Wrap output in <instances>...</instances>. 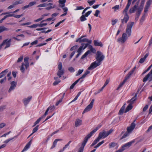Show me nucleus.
<instances>
[{
  "label": "nucleus",
  "instance_id": "nucleus-1",
  "mask_svg": "<svg viewBox=\"0 0 152 152\" xmlns=\"http://www.w3.org/2000/svg\"><path fill=\"white\" fill-rule=\"evenodd\" d=\"M134 24V23L133 22H129L127 23L126 32L122 34L121 37L117 39L118 42L123 44L126 41L128 37H130L131 35L132 28Z\"/></svg>",
  "mask_w": 152,
  "mask_h": 152
},
{
  "label": "nucleus",
  "instance_id": "nucleus-2",
  "mask_svg": "<svg viewBox=\"0 0 152 152\" xmlns=\"http://www.w3.org/2000/svg\"><path fill=\"white\" fill-rule=\"evenodd\" d=\"M95 58L96 60L91 64L90 66L88 68V70L92 69L100 65L102 61L104 58V56L101 52L98 51L96 54Z\"/></svg>",
  "mask_w": 152,
  "mask_h": 152
},
{
  "label": "nucleus",
  "instance_id": "nucleus-3",
  "mask_svg": "<svg viewBox=\"0 0 152 152\" xmlns=\"http://www.w3.org/2000/svg\"><path fill=\"white\" fill-rule=\"evenodd\" d=\"M101 126V125H99L96 127L94 130L90 132V133L87 135L84 138V140L82 144V146L80 148L78 152H83L84 148L88 140L92 136L93 134L96 132Z\"/></svg>",
  "mask_w": 152,
  "mask_h": 152
},
{
  "label": "nucleus",
  "instance_id": "nucleus-4",
  "mask_svg": "<svg viewBox=\"0 0 152 152\" xmlns=\"http://www.w3.org/2000/svg\"><path fill=\"white\" fill-rule=\"evenodd\" d=\"M113 131V129H111L109 131L106 132L105 130H103L99 134V136L101 139L102 138H105L110 135Z\"/></svg>",
  "mask_w": 152,
  "mask_h": 152
},
{
  "label": "nucleus",
  "instance_id": "nucleus-5",
  "mask_svg": "<svg viewBox=\"0 0 152 152\" xmlns=\"http://www.w3.org/2000/svg\"><path fill=\"white\" fill-rule=\"evenodd\" d=\"M58 71L57 72V75L59 78L61 77L62 75H63L64 73V70L62 68V64L61 62L59 63L58 65Z\"/></svg>",
  "mask_w": 152,
  "mask_h": 152
},
{
  "label": "nucleus",
  "instance_id": "nucleus-6",
  "mask_svg": "<svg viewBox=\"0 0 152 152\" xmlns=\"http://www.w3.org/2000/svg\"><path fill=\"white\" fill-rule=\"evenodd\" d=\"M94 99H93L91 102H90L89 104L88 105L85 109L84 111L83 112V114L84 113H85L90 111L93 107L94 103Z\"/></svg>",
  "mask_w": 152,
  "mask_h": 152
},
{
  "label": "nucleus",
  "instance_id": "nucleus-7",
  "mask_svg": "<svg viewBox=\"0 0 152 152\" xmlns=\"http://www.w3.org/2000/svg\"><path fill=\"white\" fill-rule=\"evenodd\" d=\"M148 79L149 82L152 80V69L150 72L143 79V81L145 82Z\"/></svg>",
  "mask_w": 152,
  "mask_h": 152
},
{
  "label": "nucleus",
  "instance_id": "nucleus-8",
  "mask_svg": "<svg viewBox=\"0 0 152 152\" xmlns=\"http://www.w3.org/2000/svg\"><path fill=\"white\" fill-rule=\"evenodd\" d=\"M11 41V39L8 40V39H5L3 41L2 43H4V45H6V46L4 48V49H6L10 47Z\"/></svg>",
  "mask_w": 152,
  "mask_h": 152
},
{
  "label": "nucleus",
  "instance_id": "nucleus-9",
  "mask_svg": "<svg viewBox=\"0 0 152 152\" xmlns=\"http://www.w3.org/2000/svg\"><path fill=\"white\" fill-rule=\"evenodd\" d=\"M135 126L136 124L134 123H132L130 126L127 128V131L129 133H131L135 128Z\"/></svg>",
  "mask_w": 152,
  "mask_h": 152
},
{
  "label": "nucleus",
  "instance_id": "nucleus-10",
  "mask_svg": "<svg viewBox=\"0 0 152 152\" xmlns=\"http://www.w3.org/2000/svg\"><path fill=\"white\" fill-rule=\"evenodd\" d=\"M129 19V17L128 14H124V18L121 20V24L120 25L121 26L124 23H126L128 21Z\"/></svg>",
  "mask_w": 152,
  "mask_h": 152
},
{
  "label": "nucleus",
  "instance_id": "nucleus-11",
  "mask_svg": "<svg viewBox=\"0 0 152 152\" xmlns=\"http://www.w3.org/2000/svg\"><path fill=\"white\" fill-rule=\"evenodd\" d=\"M88 45V44H85L84 43H82L81 44V46L79 48L78 50L77 51V52L78 53H80L82 52V49L84 50L85 49Z\"/></svg>",
  "mask_w": 152,
  "mask_h": 152
},
{
  "label": "nucleus",
  "instance_id": "nucleus-12",
  "mask_svg": "<svg viewBox=\"0 0 152 152\" xmlns=\"http://www.w3.org/2000/svg\"><path fill=\"white\" fill-rule=\"evenodd\" d=\"M11 86L8 90V92H10L12 90L14 89L16 86L17 83L15 81H13L10 83Z\"/></svg>",
  "mask_w": 152,
  "mask_h": 152
},
{
  "label": "nucleus",
  "instance_id": "nucleus-13",
  "mask_svg": "<svg viewBox=\"0 0 152 152\" xmlns=\"http://www.w3.org/2000/svg\"><path fill=\"white\" fill-rule=\"evenodd\" d=\"M152 3L147 1L146 3V4L144 8V12L145 13L148 11V9L150 7V5Z\"/></svg>",
  "mask_w": 152,
  "mask_h": 152
},
{
  "label": "nucleus",
  "instance_id": "nucleus-14",
  "mask_svg": "<svg viewBox=\"0 0 152 152\" xmlns=\"http://www.w3.org/2000/svg\"><path fill=\"white\" fill-rule=\"evenodd\" d=\"M137 94H138V93H137L135 94L134 96V97H133V98H132L130 99V100H128L127 102V103H130L131 104H133L134 103V102L136 100V99H137Z\"/></svg>",
  "mask_w": 152,
  "mask_h": 152
},
{
  "label": "nucleus",
  "instance_id": "nucleus-15",
  "mask_svg": "<svg viewBox=\"0 0 152 152\" xmlns=\"http://www.w3.org/2000/svg\"><path fill=\"white\" fill-rule=\"evenodd\" d=\"M32 98L31 96H29L27 98H25L23 99V103L25 105H26L30 101Z\"/></svg>",
  "mask_w": 152,
  "mask_h": 152
},
{
  "label": "nucleus",
  "instance_id": "nucleus-16",
  "mask_svg": "<svg viewBox=\"0 0 152 152\" xmlns=\"http://www.w3.org/2000/svg\"><path fill=\"white\" fill-rule=\"evenodd\" d=\"M29 58L28 57H25L24 58V62L25 65V68L27 69L29 66V64L28 62Z\"/></svg>",
  "mask_w": 152,
  "mask_h": 152
},
{
  "label": "nucleus",
  "instance_id": "nucleus-17",
  "mask_svg": "<svg viewBox=\"0 0 152 152\" xmlns=\"http://www.w3.org/2000/svg\"><path fill=\"white\" fill-rule=\"evenodd\" d=\"M135 142V140H132L131 142H130L128 143H127L122 146V148H125V147H129L132 144L134 143Z\"/></svg>",
  "mask_w": 152,
  "mask_h": 152
},
{
  "label": "nucleus",
  "instance_id": "nucleus-18",
  "mask_svg": "<svg viewBox=\"0 0 152 152\" xmlns=\"http://www.w3.org/2000/svg\"><path fill=\"white\" fill-rule=\"evenodd\" d=\"M126 104L125 103L124 104L123 106L121 107L119 112L118 113L119 115H121L123 114L124 111V109L125 108Z\"/></svg>",
  "mask_w": 152,
  "mask_h": 152
},
{
  "label": "nucleus",
  "instance_id": "nucleus-19",
  "mask_svg": "<svg viewBox=\"0 0 152 152\" xmlns=\"http://www.w3.org/2000/svg\"><path fill=\"white\" fill-rule=\"evenodd\" d=\"M9 29L3 26H0V33L4 31H9Z\"/></svg>",
  "mask_w": 152,
  "mask_h": 152
},
{
  "label": "nucleus",
  "instance_id": "nucleus-20",
  "mask_svg": "<svg viewBox=\"0 0 152 152\" xmlns=\"http://www.w3.org/2000/svg\"><path fill=\"white\" fill-rule=\"evenodd\" d=\"M32 141V139H31L30 141L26 144L25 147H24L22 151V152L25 151L27 150L29 148V147L30 145H31V142Z\"/></svg>",
  "mask_w": 152,
  "mask_h": 152
},
{
  "label": "nucleus",
  "instance_id": "nucleus-21",
  "mask_svg": "<svg viewBox=\"0 0 152 152\" xmlns=\"http://www.w3.org/2000/svg\"><path fill=\"white\" fill-rule=\"evenodd\" d=\"M92 41L91 40H88V39L86 38H84L83 39H81L80 43H81L82 42H87L89 43H91Z\"/></svg>",
  "mask_w": 152,
  "mask_h": 152
},
{
  "label": "nucleus",
  "instance_id": "nucleus-22",
  "mask_svg": "<svg viewBox=\"0 0 152 152\" xmlns=\"http://www.w3.org/2000/svg\"><path fill=\"white\" fill-rule=\"evenodd\" d=\"M94 44L96 46H100L101 47L103 46V44L101 42H98L96 40L94 41Z\"/></svg>",
  "mask_w": 152,
  "mask_h": 152
},
{
  "label": "nucleus",
  "instance_id": "nucleus-23",
  "mask_svg": "<svg viewBox=\"0 0 152 152\" xmlns=\"http://www.w3.org/2000/svg\"><path fill=\"white\" fill-rule=\"evenodd\" d=\"M137 9V6H134L130 8L129 10V13L131 14L132 13L134 12V11Z\"/></svg>",
  "mask_w": 152,
  "mask_h": 152
},
{
  "label": "nucleus",
  "instance_id": "nucleus-24",
  "mask_svg": "<svg viewBox=\"0 0 152 152\" xmlns=\"http://www.w3.org/2000/svg\"><path fill=\"white\" fill-rule=\"evenodd\" d=\"M82 121L79 119L76 120L75 122V126L76 127H77L81 124Z\"/></svg>",
  "mask_w": 152,
  "mask_h": 152
},
{
  "label": "nucleus",
  "instance_id": "nucleus-25",
  "mask_svg": "<svg viewBox=\"0 0 152 152\" xmlns=\"http://www.w3.org/2000/svg\"><path fill=\"white\" fill-rule=\"evenodd\" d=\"M132 104L130 103L126 108L124 112L126 113L129 111L132 108Z\"/></svg>",
  "mask_w": 152,
  "mask_h": 152
},
{
  "label": "nucleus",
  "instance_id": "nucleus-26",
  "mask_svg": "<svg viewBox=\"0 0 152 152\" xmlns=\"http://www.w3.org/2000/svg\"><path fill=\"white\" fill-rule=\"evenodd\" d=\"M8 71L7 69H6L5 70H4L3 72H2L0 74V78L3 77L4 75H5L8 72Z\"/></svg>",
  "mask_w": 152,
  "mask_h": 152
},
{
  "label": "nucleus",
  "instance_id": "nucleus-27",
  "mask_svg": "<svg viewBox=\"0 0 152 152\" xmlns=\"http://www.w3.org/2000/svg\"><path fill=\"white\" fill-rule=\"evenodd\" d=\"M142 11L141 10H139L138 9V11L137 12V13L136 15V17L135 18V20H137L138 19V18L141 14V11Z\"/></svg>",
  "mask_w": 152,
  "mask_h": 152
},
{
  "label": "nucleus",
  "instance_id": "nucleus-28",
  "mask_svg": "<svg viewBox=\"0 0 152 152\" xmlns=\"http://www.w3.org/2000/svg\"><path fill=\"white\" fill-rule=\"evenodd\" d=\"M101 139L98 136V137L97 139H95L94 141L93 142V143H92V144L91 145V146H93L94 145H96L99 141V140Z\"/></svg>",
  "mask_w": 152,
  "mask_h": 152
},
{
  "label": "nucleus",
  "instance_id": "nucleus-29",
  "mask_svg": "<svg viewBox=\"0 0 152 152\" xmlns=\"http://www.w3.org/2000/svg\"><path fill=\"white\" fill-rule=\"evenodd\" d=\"M25 65L26 64H25L24 63H22L21 66H20V71L22 73H24V72L25 68L24 66H25Z\"/></svg>",
  "mask_w": 152,
  "mask_h": 152
},
{
  "label": "nucleus",
  "instance_id": "nucleus-30",
  "mask_svg": "<svg viewBox=\"0 0 152 152\" xmlns=\"http://www.w3.org/2000/svg\"><path fill=\"white\" fill-rule=\"evenodd\" d=\"M62 140L61 139H56L53 142V145L52 146V147L51 148V149H52V148H54L56 146V143H57V142L58 141H61Z\"/></svg>",
  "mask_w": 152,
  "mask_h": 152
},
{
  "label": "nucleus",
  "instance_id": "nucleus-31",
  "mask_svg": "<svg viewBox=\"0 0 152 152\" xmlns=\"http://www.w3.org/2000/svg\"><path fill=\"white\" fill-rule=\"evenodd\" d=\"M82 15L80 17V20L81 22H83L87 20L86 16L84 14H82Z\"/></svg>",
  "mask_w": 152,
  "mask_h": 152
},
{
  "label": "nucleus",
  "instance_id": "nucleus-32",
  "mask_svg": "<svg viewBox=\"0 0 152 152\" xmlns=\"http://www.w3.org/2000/svg\"><path fill=\"white\" fill-rule=\"evenodd\" d=\"M18 37H22L23 38H24V36L23 34H20V35H18L16 37H14L13 38L15 39L17 41H20L21 40V39H19L18 38Z\"/></svg>",
  "mask_w": 152,
  "mask_h": 152
},
{
  "label": "nucleus",
  "instance_id": "nucleus-33",
  "mask_svg": "<svg viewBox=\"0 0 152 152\" xmlns=\"http://www.w3.org/2000/svg\"><path fill=\"white\" fill-rule=\"evenodd\" d=\"M71 142V141H69L68 143L66 145H65L64 147H63V149L60 150V151L58 152H61L65 150V149H66V147L69 145V144Z\"/></svg>",
  "mask_w": 152,
  "mask_h": 152
},
{
  "label": "nucleus",
  "instance_id": "nucleus-34",
  "mask_svg": "<svg viewBox=\"0 0 152 152\" xmlns=\"http://www.w3.org/2000/svg\"><path fill=\"white\" fill-rule=\"evenodd\" d=\"M126 82V81H125V80H123V81L122 83H121L119 84L116 90H118L120 88H121L124 85V84Z\"/></svg>",
  "mask_w": 152,
  "mask_h": 152
},
{
  "label": "nucleus",
  "instance_id": "nucleus-35",
  "mask_svg": "<svg viewBox=\"0 0 152 152\" xmlns=\"http://www.w3.org/2000/svg\"><path fill=\"white\" fill-rule=\"evenodd\" d=\"M129 135V133L127 131L125 132L123 136L120 139V140H121L122 139L128 137Z\"/></svg>",
  "mask_w": 152,
  "mask_h": 152
},
{
  "label": "nucleus",
  "instance_id": "nucleus-36",
  "mask_svg": "<svg viewBox=\"0 0 152 152\" xmlns=\"http://www.w3.org/2000/svg\"><path fill=\"white\" fill-rule=\"evenodd\" d=\"M90 53V51L89 50H88L81 57V59H83L85 58Z\"/></svg>",
  "mask_w": 152,
  "mask_h": 152
},
{
  "label": "nucleus",
  "instance_id": "nucleus-37",
  "mask_svg": "<svg viewBox=\"0 0 152 152\" xmlns=\"http://www.w3.org/2000/svg\"><path fill=\"white\" fill-rule=\"evenodd\" d=\"M43 118L42 117H40L39 119H38L37 121L34 123V125L33 126V127L34 126H35L37 124H38L39 122Z\"/></svg>",
  "mask_w": 152,
  "mask_h": 152
},
{
  "label": "nucleus",
  "instance_id": "nucleus-38",
  "mask_svg": "<svg viewBox=\"0 0 152 152\" xmlns=\"http://www.w3.org/2000/svg\"><path fill=\"white\" fill-rule=\"evenodd\" d=\"M89 47L90 50L91 52L93 53H95L96 52V50L94 48H93L91 45H89Z\"/></svg>",
  "mask_w": 152,
  "mask_h": 152
},
{
  "label": "nucleus",
  "instance_id": "nucleus-39",
  "mask_svg": "<svg viewBox=\"0 0 152 152\" xmlns=\"http://www.w3.org/2000/svg\"><path fill=\"white\" fill-rule=\"evenodd\" d=\"M23 56H20L19 58H18V60L17 61V63H18L21 62L23 59Z\"/></svg>",
  "mask_w": 152,
  "mask_h": 152
},
{
  "label": "nucleus",
  "instance_id": "nucleus-40",
  "mask_svg": "<svg viewBox=\"0 0 152 152\" xmlns=\"http://www.w3.org/2000/svg\"><path fill=\"white\" fill-rule=\"evenodd\" d=\"M38 26L39 27V24H34L33 25H32L31 26H28V27L31 28H36Z\"/></svg>",
  "mask_w": 152,
  "mask_h": 152
},
{
  "label": "nucleus",
  "instance_id": "nucleus-41",
  "mask_svg": "<svg viewBox=\"0 0 152 152\" xmlns=\"http://www.w3.org/2000/svg\"><path fill=\"white\" fill-rule=\"evenodd\" d=\"M117 145V143L115 142H112L109 144L110 148H111L115 147Z\"/></svg>",
  "mask_w": 152,
  "mask_h": 152
},
{
  "label": "nucleus",
  "instance_id": "nucleus-42",
  "mask_svg": "<svg viewBox=\"0 0 152 152\" xmlns=\"http://www.w3.org/2000/svg\"><path fill=\"white\" fill-rule=\"evenodd\" d=\"M144 4V3L141 2L140 7L138 8V9H139V10H142L143 8Z\"/></svg>",
  "mask_w": 152,
  "mask_h": 152
},
{
  "label": "nucleus",
  "instance_id": "nucleus-43",
  "mask_svg": "<svg viewBox=\"0 0 152 152\" xmlns=\"http://www.w3.org/2000/svg\"><path fill=\"white\" fill-rule=\"evenodd\" d=\"M39 125H38L34 128L33 130V133H34L36 132L38 129Z\"/></svg>",
  "mask_w": 152,
  "mask_h": 152
},
{
  "label": "nucleus",
  "instance_id": "nucleus-44",
  "mask_svg": "<svg viewBox=\"0 0 152 152\" xmlns=\"http://www.w3.org/2000/svg\"><path fill=\"white\" fill-rule=\"evenodd\" d=\"M48 6L47 4L46 3H44L42 4H40L38 5L37 7H46Z\"/></svg>",
  "mask_w": 152,
  "mask_h": 152
},
{
  "label": "nucleus",
  "instance_id": "nucleus-45",
  "mask_svg": "<svg viewBox=\"0 0 152 152\" xmlns=\"http://www.w3.org/2000/svg\"><path fill=\"white\" fill-rule=\"evenodd\" d=\"M95 2V0H94L91 1H88L87 2L89 3L90 6L92 5Z\"/></svg>",
  "mask_w": 152,
  "mask_h": 152
},
{
  "label": "nucleus",
  "instance_id": "nucleus-46",
  "mask_svg": "<svg viewBox=\"0 0 152 152\" xmlns=\"http://www.w3.org/2000/svg\"><path fill=\"white\" fill-rule=\"evenodd\" d=\"M83 69H81H81H79V71H78V73H77L76 74V76H77L81 74L83 72Z\"/></svg>",
  "mask_w": 152,
  "mask_h": 152
},
{
  "label": "nucleus",
  "instance_id": "nucleus-47",
  "mask_svg": "<svg viewBox=\"0 0 152 152\" xmlns=\"http://www.w3.org/2000/svg\"><path fill=\"white\" fill-rule=\"evenodd\" d=\"M66 0H60L58 1V2L61 4H65L64 3L66 2Z\"/></svg>",
  "mask_w": 152,
  "mask_h": 152
},
{
  "label": "nucleus",
  "instance_id": "nucleus-48",
  "mask_svg": "<svg viewBox=\"0 0 152 152\" xmlns=\"http://www.w3.org/2000/svg\"><path fill=\"white\" fill-rule=\"evenodd\" d=\"M65 19H64L62 20H61V21H60L59 22H58L55 26V27H56L58 26L60 24H61V23H63L65 20Z\"/></svg>",
  "mask_w": 152,
  "mask_h": 152
},
{
  "label": "nucleus",
  "instance_id": "nucleus-49",
  "mask_svg": "<svg viewBox=\"0 0 152 152\" xmlns=\"http://www.w3.org/2000/svg\"><path fill=\"white\" fill-rule=\"evenodd\" d=\"M128 9V8L126 7L123 12V14H128L127 12Z\"/></svg>",
  "mask_w": 152,
  "mask_h": 152
},
{
  "label": "nucleus",
  "instance_id": "nucleus-50",
  "mask_svg": "<svg viewBox=\"0 0 152 152\" xmlns=\"http://www.w3.org/2000/svg\"><path fill=\"white\" fill-rule=\"evenodd\" d=\"M36 3V1H31L28 4L30 7H31L35 4Z\"/></svg>",
  "mask_w": 152,
  "mask_h": 152
},
{
  "label": "nucleus",
  "instance_id": "nucleus-51",
  "mask_svg": "<svg viewBox=\"0 0 152 152\" xmlns=\"http://www.w3.org/2000/svg\"><path fill=\"white\" fill-rule=\"evenodd\" d=\"M6 105H3L0 107V111H3L6 108Z\"/></svg>",
  "mask_w": 152,
  "mask_h": 152
},
{
  "label": "nucleus",
  "instance_id": "nucleus-52",
  "mask_svg": "<svg viewBox=\"0 0 152 152\" xmlns=\"http://www.w3.org/2000/svg\"><path fill=\"white\" fill-rule=\"evenodd\" d=\"M15 138V137H13L12 138H10L8 140H7L5 141L4 142V143H6V144H7V143L9 142H10V141H11V140H12V139H14Z\"/></svg>",
  "mask_w": 152,
  "mask_h": 152
},
{
  "label": "nucleus",
  "instance_id": "nucleus-53",
  "mask_svg": "<svg viewBox=\"0 0 152 152\" xmlns=\"http://www.w3.org/2000/svg\"><path fill=\"white\" fill-rule=\"evenodd\" d=\"M131 76V75H130L129 73H128V74L125 77V79L124 80H125V81H126L127 80L130 78Z\"/></svg>",
  "mask_w": 152,
  "mask_h": 152
},
{
  "label": "nucleus",
  "instance_id": "nucleus-54",
  "mask_svg": "<svg viewBox=\"0 0 152 152\" xmlns=\"http://www.w3.org/2000/svg\"><path fill=\"white\" fill-rule=\"evenodd\" d=\"M61 80H58V81H56L53 83V85L54 86L57 85L58 83H60Z\"/></svg>",
  "mask_w": 152,
  "mask_h": 152
},
{
  "label": "nucleus",
  "instance_id": "nucleus-55",
  "mask_svg": "<svg viewBox=\"0 0 152 152\" xmlns=\"http://www.w3.org/2000/svg\"><path fill=\"white\" fill-rule=\"evenodd\" d=\"M100 11L99 10H96L94 15L96 17H97L99 14L100 13Z\"/></svg>",
  "mask_w": 152,
  "mask_h": 152
},
{
  "label": "nucleus",
  "instance_id": "nucleus-56",
  "mask_svg": "<svg viewBox=\"0 0 152 152\" xmlns=\"http://www.w3.org/2000/svg\"><path fill=\"white\" fill-rule=\"evenodd\" d=\"M47 25V23H41L40 24H39V27H43V26H46Z\"/></svg>",
  "mask_w": 152,
  "mask_h": 152
},
{
  "label": "nucleus",
  "instance_id": "nucleus-57",
  "mask_svg": "<svg viewBox=\"0 0 152 152\" xmlns=\"http://www.w3.org/2000/svg\"><path fill=\"white\" fill-rule=\"evenodd\" d=\"M145 18V14H144L140 20V23L142 22L144 20Z\"/></svg>",
  "mask_w": 152,
  "mask_h": 152
},
{
  "label": "nucleus",
  "instance_id": "nucleus-58",
  "mask_svg": "<svg viewBox=\"0 0 152 152\" xmlns=\"http://www.w3.org/2000/svg\"><path fill=\"white\" fill-rule=\"evenodd\" d=\"M84 8L83 7L80 6H77L76 7V9H75V10H83L84 9Z\"/></svg>",
  "mask_w": 152,
  "mask_h": 152
},
{
  "label": "nucleus",
  "instance_id": "nucleus-59",
  "mask_svg": "<svg viewBox=\"0 0 152 152\" xmlns=\"http://www.w3.org/2000/svg\"><path fill=\"white\" fill-rule=\"evenodd\" d=\"M92 12L91 11H90L88 12H87L85 15L86 16V17H88L90 14Z\"/></svg>",
  "mask_w": 152,
  "mask_h": 152
},
{
  "label": "nucleus",
  "instance_id": "nucleus-60",
  "mask_svg": "<svg viewBox=\"0 0 152 152\" xmlns=\"http://www.w3.org/2000/svg\"><path fill=\"white\" fill-rule=\"evenodd\" d=\"M49 110V109H47L46 110V111L45 112V114L44 115L42 116L41 117H42V118H44L46 115L48 114V113Z\"/></svg>",
  "mask_w": 152,
  "mask_h": 152
},
{
  "label": "nucleus",
  "instance_id": "nucleus-61",
  "mask_svg": "<svg viewBox=\"0 0 152 152\" xmlns=\"http://www.w3.org/2000/svg\"><path fill=\"white\" fill-rule=\"evenodd\" d=\"M77 48V45H75V46L72 47L70 48V50L72 51L74 50H75Z\"/></svg>",
  "mask_w": 152,
  "mask_h": 152
},
{
  "label": "nucleus",
  "instance_id": "nucleus-62",
  "mask_svg": "<svg viewBox=\"0 0 152 152\" xmlns=\"http://www.w3.org/2000/svg\"><path fill=\"white\" fill-rule=\"evenodd\" d=\"M68 70L70 72H72L75 71L74 69L72 67H70L68 68Z\"/></svg>",
  "mask_w": 152,
  "mask_h": 152
},
{
  "label": "nucleus",
  "instance_id": "nucleus-63",
  "mask_svg": "<svg viewBox=\"0 0 152 152\" xmlns=\"http://www.w3.org/2000/svg\"><path fill=\"white\" fill-rule=\"evenodd\" d=\"M145 60V59L144 58H142L140 59L139 63L141 64L142 63L144 62Z\"/></svg>",
  "mask_w": 152,
  "mask_h": 152
},
{
  "label": "nucleus",
  "instance_id": "nucleus-64",
  "mask_svg": "<svg viewBox=\"0 0 152 152\" xmlns=\"http://www.w3.org/2000/svg\"><path fill=\"white\" fill-rule=\"evenodd\" d=\"M125 148H122V146L121 148V149L118 150L115 152H122L123 151H124L125 150Z\"/></svg>",
  "mask_w": 152,
  "mask_h": 152
}]
</instances>
